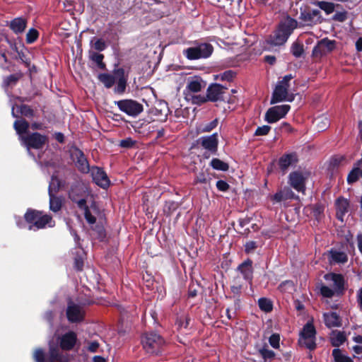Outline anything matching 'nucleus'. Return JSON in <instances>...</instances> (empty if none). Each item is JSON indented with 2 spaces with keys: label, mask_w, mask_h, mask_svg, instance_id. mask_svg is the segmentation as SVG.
Here are the masks:
<instances>
[{
  "label": "nucleus",
  "mask_w": 362,
  "mask_h": 362,
  "mask_svg": "<svg viewBox=\"0 0 362 362\" xmlns=\"http://www.w3.org/2000/svg\"><path fill=\"white\" fill-rule=\"evenodd\" d=\"M297 27V22L289 17L282 20L279 28L273 35H271L267 43L270 46H279L284 45L288 40L293 30Z\"/></svg>",
  "instance_id": "obj_1"
},
{
  "label": "nucleus",
  "mask_w": 362,
  "mask_h": 362,
  "mask_svg": "<svg viewBox=\"0 0 362 362\" xmlns=\"http://www.w3.org/2000/svg\"><path fill=\"white\" fill-rule=\"evenodd\" d=\"M292 78L291 75H287L276 85L271 99V104L277 103L284 100L293 101V94L288 93L289 81Z\"/></svg>",
  "instance_id": "obj_2"
},
{
  "label": "nucleus",
  "mask_w": 362,
  "mask_h": 362,
  "mask_svg": "<svg viewBox=\"0 0 362 362\" xmlns=\"http://www.w3.org/2000/svg\"><path fill=\"white\" fill-rule=\"evenodd\" d=\"M25 218L27 222L33 223V225L30 226L29 230H33V227L39 229L45 228L47 225L49 227H52L54 225L49 216L43 215L42 212L35 210H28L25 214Z\"/></svg>",
  "instance_id": "obj_3"
},
{
  "label": "nucleus",
  "mask_w": 362,
  "mask_h": 362,
  "mask_svg": "<svg viewBox=\"0 0 362 362\" xmlns=\"http://www.w3.org/2000/svg\"><path fill=\"white\" fill-rule=\"evenodd\" d=\"M212 52L213 47L208 43H202L183 50V54L189 60L208 58Z\"/></svg>",
  "instance_id": "obj_4"
},
{
  "label": "nucleus",
  "mask_w": 362,
  "mask_h": 362,
  "mask_svg": "<svg viewBox=\"0 0 362 362\" xmlns=\"http://www.w3.org/2000/svg\"><path fill=\"white\" fill-rule=\"evenodd\" d=\"M20 140L30 153L31 148L40 149L48 142V138L45 135L37 132L29 134L26 136H21Z\"/></svg>",
  "instance_id": "obj_5"
},
{
  "label": "nucleus",
  "mask_w": 362,
  "mask_h": 362,
  "mask_svg": "<svg viewBox=\"0 0 362 362\" xmlns=\"http://www.w3.org/2000/svg\"><path fill=\"white\" fill-rule=\"evenodd\" d=\"M315 334L316 331L313 322H308L300 332L299 338L300 344L305 346L309 349H314L316 346Z\"/></svg>",
  "instance_id": "obj_6"
},
{
  "label": "nucleus",
  "mask_w": 362,
  "mask_h": 362,
  "mask_svg": "<svg viewBox=\"0 0 362 362\" xmlns=\"http://www.w3.org/2000/svg\"><path fill=\"white\" fill-rule=\"evenodd\" d=\"M163 344V339L156 333L146 334L142 338L144 349L149 354H158Z\"/></svg>",
  "instance_id": "obj_7"
},
{
  "label": "nucleus",
  "mask_w": 362,
  "mask_h": 362,
  "mask_svg": "<svg viewBox=\"0 0 362 362\" xmlns=\"http://www.w3.org/2000/svg\"><path fill=\"white\" fill-rule=\"evenodd\" d=\"M336 48V41L328 38L320 40L313 47L312 56L316 59H320L322 57L332 52Z\"/></svg>",
  "instance_id": "obj_8"
},
{
  "label": "nucleus",
  "mask_w": 362,
  "mask_h": 362,
  "mask_svg": "<svg viewBox=\"0 0 362 362\" xmlns=\"http://www.w3.org/2000/svg\"><path fill=\"white\" fill-rule=\"evenodd\" d=\"M288 105H276L270 107L266 112L265 120L269 123H274L284 117L289 111Z\"/></svg>",
  "instance_id": "obj_9"
},
{
  "label": "nucleus",
  "mask_w": 362,
  "mask_h": 362,
  "mask_svg": "<svg viewBox=\"0 0 362 362\" xmlns=\"http://www.w3.org/2000/svg\"><path fill=\"white\" fill-rule=\"evenodd\" d=\"M119 110L129 116H137L143 111L141 104L132 100H123L117 102Z\"/></svg>",
  "instance_id": "obj_10"
},
{
  "label": "nucleus",
  "mask_w": 362,
  "mask_h": 362,
  "mask_svg": "<svg viewBox=\"0 0 362 362\" xmlns=\"http://www.w3.org/2000/svg\"><path fill=\"white\" fill-rule=\"evenodd\" d=\"M70 153L71 159L78 170L83 173H88L90 171V166L84 153L75 147L71 148Z\"/></svg>",
  "instance_id": "obj_11"
},
{
  "label": "nucleus",
  "mask_w": 362,
  "mask_h": 362,
  "mask_svg": "<svg viewBox=\"0 0 362 362\" xmlns=\"http://www.w3.org/2000/svg\"><path fill=\"white\" fill-rule=\"evenodd\" d=\"M309 177L306 172L295 171L289 175V184L298 192L305 191V184Z\"/></svg>",
  "instance_id": "obj_12"
},
{
  "label": "nucleus",
  "mask_w": 362,
  "mask_h": 362,
  "mask_svg": "<svg viewBox=\"0 0 362 362\" xmlns=\"http://www.w3.org/2000/svg\"><path fill=\"white\" fill-rule=\"evenodd\" d=\"M90 171L91 173L93 180L97 185L103 189L110 186V180L105 172L101 168L98 167H93Z\"/></svg>",
  "instance_id": "obj_13"
},
{
  "label": "nucleus",
  "mask_w": 362,
  "mask_h": 362,
  "mask_svg": "<svg viewBox=\"0 0 362 362\" xmlns=\"http://www.w3.org/2000/svg\"><path fill=\"white\" fill-rule=\"evenodd\" d=\"M78 205L80 208L84 210V216L87 222L93 225L95 223V216L98 214V210L95 205L93 204L90 208L86 206V200L81 199L78 202Z\"/></svg>",
  "instance_id": "obj_14"
},
{
  "label": "nucleus",
  "mask_w": 362,
  "mask_h": 362,
  "mask_svg": "<svg viewBox=\"0 0 362 362\" xmlns=\"http://www.w3.org/2000/svg\"><path fill=\"white\" fill-rule=\"evenodd\" d=\"M206 86L200 76H189L187 80L186 90L189 93H198Z\"/></svg>",
  "instance_id": "obj_15"
},
{
  "label": "nucleus",
  "mask_w": 362,
  "mask_h": 362,
  "mask_svg": "<svg viewBox=\"0 0 362 362\" xmlns=\"http://www.w3.org/2000/svg\"><path fill=\"white\" fill-rule=\"evenodd\" d=\"M224 88L219 84L211 85L207 89V99L210 101L223 100Z\"/></svg>",
  "instance_id": "obj_16"
},
{
  "label": "nucleus",
  "mask_w": 362,
  "mask_h": 362,
  "mask_svg": "<svg viewBox=\"0 0 362 362\" xmlns=\"http://www.w3.org/2000/svg\"><path fill=\"white\" fill-rule=\"evenodd\" d=\"M83 310L80 306L75 304L69 305L66 310V315L68 320L70 322H76L82 320L83 318Z\"/></svg>",
  "instance_id": "obj_17"
},
{
  "label": "nucleus",
  "mask_w": 362,
  "mask_h": 362,
  "mask_svg": "<svg viewBox=\"0 0 362 362\" xmlns=\"http://www.w3.org/2000/svg\"><path fill=\"white\" fill-rule=\"evenodd\" d=\"M199 141L205 149L215 152L218 147V134L214 133L210 136H203L199 139Z\"/></svg>",
  "instance_id": "obj_18"
},
{
  "label": "nucleus",
  "mask_w": 362,
  "mask_h": 362,
  "mask_svg": "<svg viewBox=\"0 0 362 362\" xmlns=\"http://www.w3.org/2000/svg\"><path fill=\"white\" fill-rule=\"evenodd\" d=\"M325 279L329 282L330 286L337 292L341 291L344 286V278L341 274L329 273L325 275Z\"/></svg>",
  "instance_id": "obj_19"
},
{
  "label": "nucleus",
  "mask_w": 362,
  "mask_h": 362,
  "mask_svg": "<svg viewBox=\"0 0 362 362\" xmlns=\"http://www.w3.org/2000/svg\"><path fill=\"white\" fill-rule=\"evenodd\" d=\"M76 341V334L70 332L64 334L60 338V346L62 349L70 350L75 345Z\"/></svg>",
  "instance_id": "obj_20"
},
{
  "label": "nucleus",
  "mask_w": 362,
  "mask_h": 362,
  "mask_svg": "<svg viewBox=\"0 0 362 362\" xmlns=\"http://www.w3.org/2000/svg\"><path fill=\"white\" fill-rule=\"evenodd\" d=\"M302 20L307 25L317 24L321 22L320 13L317 10H313L307 13H302Z\"/></svg>",
  "instance_id": "obj_21"
},
{
  "label": "nucleus",
  "mask_w": 362,
  "mask_h": 362,
  "mask_svg": "<svg viewBox=\"0 0 362 362\" xmlns=\"http://www.w3.org/2000/svg\"><path fill=\"white\" fill-rule=\"evenodd\" d=\"M335 206L337 210V217L339 220L343 221L344 216L349 210V202L346 199L340 197L337 199Z\"/></svg>",
  "instance_id": "obj_22"
},
{
  "label": "nucleus",
  "mask_w": 362,
  "mask_h": 362,
  "mask_svg": "<svg viewBox=\"0 0 362 362\" xmlns=\"http://www.w3.org/2000/svg\"><path fill=\"white\" fill-rule=\"evenodd\" d=\"M115 82L117 83V86L115 90L117 93H122L124 91L126 88L127 79L124 76V71L122 69H119L115 71Z\"/></svg>",
  "instance_id": "obj_23"
},
{
  "label": "nucleus",
  "mask_w": 362,
  "mask_h": 362,
  "mask_svg": "<svg viewBox=\"0 0 362 362\" xmlns=\"http://www.w3.org/2000/svg\"><path fill=\"white\" fill-rule=\"evenodd\" d=\"M324 320L326 326L328 327H335L341 326L340 317L334 312L325 313Z\"/></svg>",
  "instance_id": "obj_24"
},
{
  "label": "nucleus",
  "mask_w": 362,
  "mask_h": 362,
  "mask_svg": "<svg viewBox=\"0 0 362 362\" xmlns=\"http://www.w3.org/2000/svg\"><path fill=\"white\" fill-rule=\"evenodd\" d=\"M297 161V156L295 153L286 154L280 158L279 165L282 170H285L290 166L295 165Z\"/></svg>",
  "instance_id": "obj_25"
},
{
  "label": "nucleus",
  "mask_w": 362,
  "mask_h": 362,
  "mask_svg": "<svg viewBox=\"0 0 362 362\" xmlns=\"http://www.w3.org/2000/svg\"><path fill=\"white\" fill-rule=\"evenodd\" d=\"M294 193L290 188L285 187L283 189L280 190L279 192H276L272 197V199L276 202H280L284 200L293 199L294 198Z\"/></svg>",
  "instance_id": "obj_26"
},
{
  "label": "nucleus",
  "mask_w": 362,
  "mask_h": 362,
  "mask_svg": "<svg viewBox=\"0 0 362 362\" xmlns=\"http://www.w3.org/2000/svg\"><path fill=\"white\" fill-rule=\"evenodd\" d=\"M347 259V255L343 252L331 250L329 253V260L331 263H344Z\"/></svg>",
  "instance_id": "obj_27"
},
{
  "label": "nucleus",
  "mask_w": 362,
  "mask_h": 362,
  "mask_svg": "<svg viewBox=\"0 0 362 362\" xmlns=\"http://www.w3.org/2000/svg\"><path fill=\"white\" fill-rule=\"evenodd\" d=\"M238 270L243 274L245 280H251L252 276V262L250 260L244 262L238 267Z\"/></svg>",
  "instance_id": "obj_28"
},
{
  "label": "nucleus",
  "mask_w": 362,
  "mask_h": 362,
  "mask_svg": "<svg viewBox=\"0 0 362 362\" xmlns=\"http://www.w3.org/2000/svg\"><path fill=\"white\" fill-rule=\"evenodd\" d=\"M26 27V21L22 18H17L11 21L10 28L16 33L24 31Z\"/></svg>",
  "instance_id": "obj_29"
},
{
  "label": "nucleus",
  "mask_w": 362,
  "mask_h": 362,
  "mask_svg": "<svg viewBox=\"0 0 362 362\" xmlns=\"http://www.w3.org/2000/svg\"><path fill=\"white\" fill-rule=\"evenodd\" d=\"M346 339L343 332L339 331H333L330 335V340L334 346H339L344 342Z\"/></svg>",
  "instance_id": "obj_30"
},
{
  "label": "nucleus",
  "mask_w": 362,
  "mask_h": 362,
  "mask_svg": "<svg viewBox=\"0 0 362 362\" xmlns=\"http://www.w3.org/2000/svg\"><path fill=\"white\" fill-rule=\"evenodd\" d=\"M13 127L20 137L24 136L23 134L27 132L30 124L24 119H18L14 122Z\"/></svg>",
  "instance_id": "obj_31"
},
{
  "label": "nucleus",
  "mask_w": 362,
  "mask_h": 362,
  "mask_svg": "<svg viewBox=\"0 0 362 362\" xmlns=\"http://www.w3.org/2000/svg\"><path fill=\"white\" fill-rule=\"evenodd\" d=\"M218 125V119H215L207 123H202L197 127L198 133H207L212 131Z\"/></svg>",
  "instance_id": "obj_32"
},
{
  "label": "nucleus",
  "mask_w": 362,
  "mask_h": 362,
  "mask_svg": "<svg viewBox=\"0 0 362 362\" xmlns=\"http://www.w3.org/2000/svg\"><path fill=\"white\" fill-rule=\"evenodd\" d=\"M314 123L318 131H323L326 129L329 125V121L325 116H320L316 118Z\"/></svg>",
  "instance_id": "obj_33"
},
{
  "label": "nucleus",
  "mask_w": 362,
  "mask_h": 362,
  "mask_svg": "<svg viewBox=\"0 0 362 362\" xmlns=\"http://www.w3.org/2000/svg\"><path fill=\"white\" fill-rule=\"evenodd\" d=\"M98 79L105 85L107 88H110L112 86L114 83L115 82V74L113 76L107 74H101L98 76Z\"/></svg>",
  "instance_id": "obj_34"
},
{
  "label": "nucleus",
  "mask_w": 362,
  "mask_h": 362,
  "mask_svg": "<svg viewBox=\"0 0 362 362\" xmlns=\"http://www.w3.org/2000/svg\"><path fill=\"white\" fill-rule=\"evenodd\" d=\"M258 305L259 308L266 313L271 312L273 308L272 302L266 298H259L258 300Z\"/></svg>",
  "instance_id": "obj_35"
},
{
  "label": "nucleus",
  "mask_w": 362,
  "mask_h": 362,
  "mask_svg": "<svg viewBox=\"0 0 362 362\" xmlns=\"http://www.w3.org/2000/svg\"><path fill=\"white\" fill-rule=\"evenodd\" d=\"M62 203L61 200L54 197V194H52V191H50L49 194V208L52 211L56 212L58 211L61 209Z\"/></svg>",
  "instance_id": "obj_36"
},
{
  "label": "nucleus",
  "mask_w": 362,
  "mask_h": 362,
  "mask_svg": "<svg viewBox=\"0 0 362 362\" xmlns=\"http://www.w3.org/2000/svg\"><path fill=\"white\" fill-rule=\"evenodd\" d=\"M332 356L336 362H352L351 358L342 354L338 349H334L332 351Z\"/></svg>",
  "instance_id": "obj_37"
},
{
  "label": "nucleus",
  "mask_w": 362,
  "mask_h": 362,
  "mask_svg": "<svg viewBox=\"0 0 362 362\" xmlns=\"http://www.w3.org/2000/svg\"><path fill=\"white\" fill-rule=\"evenodd\" d=\"M211 165L213 168L218 170L226 171L228 169V165L218 158L212 159L211 161Z\"/></svg>",
  "instance_id": "obj_38"
},
{
  "label": "nucleus",
  "mask_w": 362,
  "mask_h": 362,
  "mask_svg": "<svg viewBox=\"0 0 362 362\" xmlns=\"http://www.w3.org/2000/svg\"><path fill=\"white\" fill-rule=\"evenodd\" d=\"M318 6L327 14H330L334 11V4L327 1L318 2Z\"/></svg>",
  "instance_id": "obj_39"
},
{
  "label": "nucleus",
  "mask_w": 362,
  "mask_h": 362,
  "mask_svg": "<svg viewBox=\"0 0 362 362\" xmlns=\"http://www.w3.org/2000/svg\"><path fill=\"white\" fill-rule=\"evenodd\" d=\"M234 76L235 73L231 70H228L222 74L216 75V79L230 81L234 78Z\"/></svg>",
  "instance_id": "obj_40"
},
{
  "label": "nucleus",
  "mask_w": 362,
  "mask_h": 362,
  "mask_svg": "<svg viewBox=\"0 0 362 362\" xmlns=\"http://www.w3.org/2000/svg\"><path fill=\"white\" fill-rule=\"evenodd\" d=\"M38 32L35 29H30L26 35V41L28 43H33L37 40Z\"/></svg>",
  "instance_id": "obj_41"
},
{
  "label": "nucleus",
  "mask_w": 362,
  "mask_h": 362,
  "mask_svg": "<svg viewBox=\"0 0 362 362\" xmlns=\"http://www.w3.org/2000/svg\"><path fill=\"white\" fill-rule=\"evenodd\" d=\"M321 294L327 298H330L334 296L335 291L331 287L322 286L320 288Z\"/></svg>",
  "instance_id": "obj_42"
},
{
  "label": "nucleus",
  "mask_w": 362,
  "mask_h": 362,
  "mask_svg": "<svg viewBox=\"0 0 362 362\" xmlns=\"http://www.w3.org/2000/svg\"><path fill=\"white\" fill-rule=\"evenodd\" d=\"M45 356V352L41 349H35L33 353V358L36 362H44Z\"/></svg>",
  "instance_id": "obj_43"
},
{
  "label": "nucleus",
  "mask_w": 362,
  "mask_h": 362,
  "mask_svg": "<svg viewBox=\"0 0 362 362\" xmlns=\"http://www.w3.org/2000/svg\"><path fill=\"white\" fill-rule=\"evenodd\" d=\"M59 358V351L57 349L53 348L49 344V360L50 362H54L55 361H58Z\"/></svg>",
  "instance_id": "obj_44"
},
{
  "label": "nucleus",
  "mask_w": 362,
  "mask_h": 362,
  "mask_svg": "<svg viewBox=\"0 0 362 362\" xmlns=\"http://www.w3.org/2000/svg\"><path fill=\"white\" fill-rule=\"evenodd\" d=\"M271 127L268 125H264L262 127H258L255 131V135L257 136H264L267 135L270 131Z\"/></svg>",
  "instance_id": "obj_45"
},
{
  "label": "nucleus",
  "mask_w": 362,
  "mask_h": 362,
  "mask_svg": "<svg viewBox=\"0 0 362 362\" xmlns=\"http://www.w3.org/2000/svg\"><path fill=\"white\" fill-rule=\"evenodd\" d=\"M22 115L25 117H31L33 115V110L30 108V107L27 105H21L18 107Z\"/></svg>",
  "instance_id": "obj_46"
},
{
  "label": "nucleus",
  "mask_w": 362,
  "mask_h": 362,
  "mask_svg": "<svg viewBox=\"0 0 362 362\" xmlns=\"http://www.w3.org/2000/svg\"><path fill=\"white\" fill-rule=\"evenodd\" d=\"M291 52L294 56L298 57L302 54L303 49L301 45L293 44L291 47Z\"/></svg>",
  "instance_id": "obj_47"
},
{
  "label": "nucleus",
  "mask_w": 362,
  "mask_h": 362,
  "mask_svg": "<svg viewBox=\"0 0 362 362\" xmlns=\"http://www.w3.org/2000/svg\"><path fill=\"white\" fill-rule=\"evenodd\" d=\"M280 337L278 334H274L269 337V344L275 349L279 346Z\"/></svg>",
  "instance_id": "obj_48"
},
{
  "label": "nucleus",
  "mask_w": 362,
  "mask_h": 362,
  "mask_svg": "<svg viewBox=\"0 0 362 362\" xmlns=\"http://www.w3.org/2000/svg\"><path fill=\"white\" fill-rule=\"evenodd\" d=\"M59 187V180L56 178L52 177L49 187V194H50V191H52V194H54V192H56L57 189Z\"/></svg>",
  "instance_id": "obj_49"
},
{
  "label": "nucleus",
  "mask_w": 362,
  "mask_h": 362,
  "mask_svg": "<svg viewBox=\"0 0 362 362\" xmlns=\"http://www.w3.org/2000/svg\"><path fill=\"white\" fill-rule=\"evenodd\" d=\"M135 142L131 138H127L120 141V146L124 148H131Z\"/></svg>",
  "instance_id": "obj_50"
},
{
  "label": "nucleus",
  "mask_w": 362,
  "mask_h": 362,
  "mask_svg": "<svg viewBox=\"0 0 362 362\" xmlns=\"http://www.w3.org/2000/svg\"><path fill=\"white\" fill-rule=\"evenodd\" d=\"M103 55L95 53L93 54L92 59L101 68H104L105 65L103 64Z\"/></svg>",
  "instance_id": "obj_51"
},
{
  "label": "nucleus",
  "mask_w": 362,
  "mask_h": 362,
  "mask_svg": "<svg viewBox=\"0 0 362 362\" xmlns=\"http://www.w3.org/2000/svg\"><path fill=\"white\" fill-rule=\"evenodd\" d=\"M261 355L264 358H272L274 356V351L267 349H262L260 350Z\"/></svg>",
  "instance_id": "obj_52"
},
{
  "label": "nucleus",
  "mask_w": 362,
  "mask_h": 362,
  "mask_svg": "<svg viewBox=\"0 0 362 362\" xmlns=\"http://www.w3.org/2000/svg\"><path fill=\"white\" fill-rule=\"evenodd\" d=\"M333 19L339 22H343L346 19V12H338L336 13Z\"/></svg>",
  "instance_id": "obj_53"
},
{
  "label": "nucleus",
  "mask_w": 362,
  "mask_h": 362,
  "mask_svg": "<svg viewBox=\"0 0 362 362\" xmlns=\"http://www.w3.org/2000/svg\"><path fill=\"white\" fill-rule=\"evenodd\" d=\"M216 187L220 191L225 192L228 189L229 185L226 182L223 180H218L216 182Z\"/></svg>",
  "instance_id": "obj_54"
},
{
  "label": "nucleus",
  "mask_w": 362,
  "mask_h": 362,
  "mask_svg": "<svg viewBox=\"0 0 362 362\" xmlns=\"http://www.w3.org/2000/svg\"><path fill=\"white\" fill-rule=\"evenodd\" d=\"M293 287V284L292 281H286L285 282H283L279 286V288L281 289V291H286V289H288V288L292 289Z\"/></svg>",
  "instance_id": "obj_55"
},
{
  "label": "nucleus",
  "mask_w": 362,
  "mask_h": 362,
  "mask_svg": "<svg viewBox=\"0 0 362 362\" xmlns=\"http://www.w3.org/2000/svg\"><path fill=\"white\" fill-rule=\"evenodd\" d=\"M18 79V76L15 75H11L4 80V83L6 86H10L11 83H14L16 81H17Z\"/></svg>",
  "instance_id": "obj_56"
},
{
  "label": "nucleus",
  "mask_w": 362,
  "mask_h": 362,
  "mask_svg": "<svg viewBox=\"0 0 362 362\" xmlns=\"http://www.w3.org/2000/svg\"><path fill=\"white\" fill-rule=\"evenodd\" d=\"M94 47L100 51L105 48V43L101 40H97L94 43Z\"/></svg>",
  "instance_id": "obj_57"
},
{
  "label": "nucleus",
  "mask_w": 362,
  "mask_h": 362,
  "mask_svg": "<svg viewBox=\"0 0 362 362\" xmlns=\"http://www.w3.org/2000/svg\"><path fill=\"white\" fill-rule=\"evenodd\" d=\"M207 100V99L202 96H195L192 98V103L194 104H202L205 103Z\"/></svg>",
  "instance_id": "obj_58"
},
{
  "label": "nucleus",
  "mask_w": 362,
  "mask_h": 362,
  "mask_svg": "<svg viewBox=\"0 0 362 362\" xmlns=\"http://www.w3.org/2000/svg\"><path fill=\"white\" fill-rule=\"evenodd\" d=\"M196 182L199 183H206L207 182V177L204 173H200L197 175Z\"/></svg>",
  "instance_id": "obj_59"
},
{
  "label": "nucleus",
  "mask_w": 362,
  "mask_h": 362,
  "mask_svg": "<svg viewBox=\"0 0 362 362\" xmlns=\"http://www.w3.org/2000/svg\"><path fill=\"white\" fill-rule=\"evenodd\" d=\"M255 247H256L255 243H254V242L247 243L245 245V251L247 252H250L252 250H253Z\"/></svg>",
  "instance_id": "obj_60"
},
{
  "label": "nucleus",
  "mask_w": 362,
  "mask_h": 362,
  "mask_svg": "<svg viewBox=\"0 0 362 362\" xmlns=\"http://www.w3.org/2000/svg\"><path fill=\"white\" fill-rule=\"evenodd\" d=\"M357 302L362 309V287L357 291Z\"/></svg>",
  "instance_id": "obj_61"
},
{
  "label": "nucleus",
  "mask_w": 362,
  "mask_h": 362,
  "mask_svg": "<svg viewBox=\"0 0 362 362\" xmlns=\"http://www.w3.org/2000/svg\"><path fill=\"white\" fill-rule=\"evenodd\" d=\"M98 346L99 344L98 342L93 341L89 345L88 349L92 352H95L98 348Z\"/></svg>",
  "instance_id": "obj_62"
},
{
  "label": "nucleus",
  "mask_w": 362,
  "mask_h": 362,
  "mask_svg": "<svg viewBox=\"0 0 362 362\" xmlns=\"http://www.w3.org/2000/svg\"><path fill=\"white\" fill-rule=\"evenodd\" d=\"M30 127L33 130H35V129H41L42 128V126L40 123L34 122V123H33L31 124Z\"/></svg>",
  "instance_id": "obj_63"
},
{
  "label": "nucleus",
  "mask_w": 362,
  "mask_h": 362,
  "mask_svg": "<svg viewBox=\"0 0 362 362\" xmlns=\"http://www.w3.org/2000/svg\"><path fill=\"white\" fill-rule=\"evenodd\" d=\"M356 47L358 51L360 52L362 50V38H360L356 41Z\"/></svg>",
  "instance_id": "obj_64"
}]
</instances>
